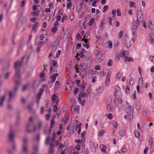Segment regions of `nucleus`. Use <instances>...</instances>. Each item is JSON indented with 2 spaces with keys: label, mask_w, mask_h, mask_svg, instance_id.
Wrapping results in <instances>:
<instances>
[{
  "label": "nucleus",
  "mask_w": 154,
  "mask_h": 154,
  "mask_svg": "<svg viewBox=\"0 0 154 154\" xmlns=\"http://www.w3.org/2000/svg\"><path fill=\"white\" fill-rule=\"evenodd\" d=\"M91 86L89 85L87 88L86 90V94L88 96L91 93Z\"/></svg>",
  "instance_id": "nucleus-19"
},
{
  "label": "nucleus",
  "mask_w": 154,
  "mask_h": 154,
  "mask_svg": "<svg viewBox=\"0 0 154 154\" xmlns=\"http://www.w3.org/2000/svg\"><path fill=\"white\" fill-rule=\"evenodd\" d=\"M108 9V6L107 5H105L102 9L103 12H105Z\"/></svg>",
  "instance_id": "nucleus-37"
},
{
  "label": "nucleus",
  "mask_w": 154,
  "mask_h": 154,
  "mask_svg": "<svg viewBox=\"0 0 154 154\" xmlns=\"http://www.w3.org/2000/svg\"><path fill=\"white\" fill-rule=\"evenodd\" d=\"M149 143L150 145H152L153 144V139L152 137H150L149 141Z\"/></svg>",
  "instance_id": "nucleus-48"
},
{
  "label": "nucleus",
  "mask_w": 154,
  "mask_h": 154,
  "mask_svg": "<svg viewBox=\"0 0 154 154\" xmlns=\"http://www.w3.org/2000/svg\"><path fill=\"white\" fill-rule=\"evenodd\" d=\"M32 150L38 152V146L37 145H34L33 146Z\"/></svg>",
  "instance_id": "nucleus-28"
},
{
  "label": "nucleus",
  "mask_w": 154,
  "mask_h": 154,
  "mask_svg": "<svg viewBox=\"0 0 154 154\" xmlns=\"http://www.w3.org/2000/svg\"><path fill=\"white\" fill-rule=\"evenodd\" d=\"M54 119H53L51 122V124L50 128H52L54 126Z\"/></svg>",
  "instance_id": "nucleus-29"
},
{
  "label": "nucleus",
  "mask_w": 154,
  "mask_h": 154,
  "mask_svg": "<svg viewBox=\"0 0 154 154\" xmlns=\"http://www.w3.org/2000/svg\"><path fill=\"white\" fill-rule=\"evenodd\" d=\"M39 25V23L38 22H36L33 25L32 29L33 30H35V29L38 28Z\"/></svg>",
  "instance_id": "nucleus-20"
},
{
  "label": "nucleus",
  "mask_w": 154,
  "mask_h": 154,
  "mask_svg": "<svg viewBox=\"0 0 154 154\" xmlns=\"http://www.w3.org/2000/svg\"><path fill=\"white\" fill-rule=\"evenodd\" d=\"M143 16L142 14L140 15H137V19H138L140 20H142V21H144L143 20Z\"/></svg>",
  "instance_id": "nucleus-30"
},
{
  "label": "nucleus",
  "mask_w": 154,
  "mask_h": 154,
  "mask_svg": "<svg viewBox=\"0 0 154 154\" xmlns=\"http://www.w3.org/2000/svg\"><path fill=\"white\" fill-rule=\"evenodd\" d=\"M100 147L102 151L103 152L106 153V146H104L103 145H101L100 146Z\"/></svg>",
  "instance_id": "nucleus-16"
},
{
  "label": "nucleus",
  "mask_w": 154,
  "mask_h": 154,
  "mask_svg": "<svg viewBox=\"0 0 154 154\" xmlns=\"http://www.w3.org/2000/svg\"><path fill=\"white\" fill-rule=\"evenodd\" d=\"M22 64L21 62L16 61L14 64V68L15 69V73L13 78V80L15 81L16 85H19L20 84V69Z\"/></svg>",
  "instance_id": "nucleus-1"
},
{
  "label": "nucleus",
  "mask_w": 154,
  "mask_h": 154,
  "mask_svg": "<svg viewBox=\"0 0 154 154\" xmlns=\"http://www.w3.org/2000/svg\"><path fill=\"white\" fill-rule=\"evenodd\" d=\"M9 98L8 100V101L9 103L11 102L12 97V93L11 92H10L9 93Z\"/></svg>",
  "instance_id": "nucleus-34"
},
{
  "label": "nucleus",
  "mask_w": 154,
  "mask_h": 154,
  "mask_svg": "<svg viewBox=\"0 0 154 154\" xmlns=\"http://www.w3.org/2000/svg\"><path fill=\"white\" fill-rule=\"evenodd\" d=\"M89 44V43H88V44H83V45L84 47L86 48L87 49H88L90 47Z\"/></svg>",
  "instance_id": "nucleus-49"
},
{
  "label": "nucleus",
  "mask_w": 154,
  "mask_h": 154,
  "mask_svg": "<svg viewBox=\"0 0 154 154\" xmlns=\"http://www.w3.org/2000/svg\"><path fill=\"white\" fill-rule=\"evenodd\" d=\"M114 102L116 106H118V99L117 98H115L114 100Z\"/></svg>",
  "instance_id": "nucleus-46"
},
{
  "label": "nucleus",
  "mask_w": 154,
  "mask_h": 154,
  "mask_svg": "<svg viewBox=\"0 0 154 154\" xmlns=\"http://www.w3.org/2000/svg\"><path fill=\"white\" fill-rule=\"evenodd\" d=\"M23 46V44L22 42H20L19 45V47H18V52L19 51L21 50Z\"/></svg>",
  "instance_id": "nucleus-36"
},
{
  "label": "nucleus",
  "mask_w": 154,
  "mask_h": 154,
  "mask_svg": "<svg viewBox=\"0 0 154 154\" xmlns=\"http://www.w3.org/2000/svg\"><path fill=\"white\" fill-rule=\"evenodd\" d=\"M22 151L25 153H27L28 152V148L26 144H23L22 148Z\"/></svg>",
  "instance_id": "nucleus-11"
},
{
  "label": "nucleus",
  "mask_w": 154,
  "mask_h": 154,
  "mask_svg": "<svg viewBox=\"0 0 154 154\" xmlns=\"http://www.w3.org/2000/svg\"><path fill=\"white\" fill-rule=\"evenodd\" d=\"M115 89L117 91L121 92V88L119 86H117L116 87Z\"/></svg>",
  "instance_id": "nucleus-56"
},
{
  "label": "nucleus",
  "mask_w": 154,
  "mask_h": 154,
  "mask_svg": "<svg viewBox=\"0 0 154 154\" xmlns=\"http://www.w3.org/2000/svg\"><path fill=\"white\" fill-rule=\"evenodd\" d=\"M140 105L139 102H137V103L136 105V108L137 110H139L140 109Z\"/></svg>",
  "instance_id": "nucleus-53"
},
{
  "label": "nucleus",
  "mask_w": 154,
  "mask_h": 154,
  "mask_svg": "<svg viewBox=\"0 0 154 154\" xmlns=\"http://www.w3.org/2000/svg\"><path fill=\"white\" fill-rule=\"evenodd\" d=\"M125 130H123L121 131L120 133L119 134L120 135H121L122 136H124L125 135Z\"/></svg>",
  "instance_id": "nucleus-43"
},
{
  "label": "nucleus",
  "mask_w": 154,
  "mask_h": 154,
  "mask_svg": "<svg viewBox=\"0 0 154 154\" xmlns=\"http://www.w3.org/2000/svg\"><path fill=\"white\" fill-rule=\"evenodd\" d=\"M50 147L49 149V153L50 154H51L54 151V150L53 149V147L54 146V145L52 143H50Z\"/></svg>",
  "instance_id": "nucleus-12"
},
{
  "label": "nucleus",
  "mask_w": 154,
  "mask_h": 154,
  "mask_svg": "<svg viewBox=\"0 0 154 154\" xmlns=\"http://www.w3.org/2000/svg\"><path fill=\"white\" fill-rule=\"evenodd\" d=\"M126 108L125 110L126 112L128 113V116L130 119L133 117V111L131 106L128 103H127L126 105Z\"/></svg>",
  "instance_id": "nucleus-2"
},
{
  "label": "nucleus",
  "mask_w": 154,
  "mask_h": 154,
  "mask_svg": "<svg viewBox=\"0 0 154 154\" xmlns=\"http://www.w3.org/2000/svg\"><path fill=\"white\" fill-rule=\"evenodd\" d=\"M126 45L127 48H129L131 46V44L130 42V41H127V42Z\"/></svg>",
  "instance_id": "nucleus-45"
},
{
  "label": "nucleus",
  "mask_w": 154,
  "mask_h": 154,
  "mask_svg": "<svg viewBox=\"0 0 154 154\" xmlns=\"http://www.w3.org/2000/svg\"><path fill=\"white\" fill-rule=\"evenodd\" d=\"M117 15L118 16H120L121 15V13L120 12V10L119 9H117Z\"/></svg>",
  "instance_id": "nucleus-61"
},
{
  "label": "nucleus",
  "mask_w": 154,
  "mask_h": 154,
  "mask_svg": "<svg viewBox=\"0 0 154 154\" xmlns=\"http://www.w3.org/2000/svg\"><path fill=\"white\" fill-rule=\"evenodd\" d=\"M107 110L109 111H110L111 110V106L110 104H108L107 105Z\"/></svg>",
  "instance_id": "nucleus-58"
},
{
  "label": "nucleus",
  "mask_w": 154,
  "mask_h": 154,
  "mask_svg": "<svg viewBox=\"0 0 154 154\" xmlns=\"http://www.w3.org/2000/svg\"><path fill=\"white\" fill-rule=\"evenodd\" d=\"M149 41L151 43H154V35H151Z\"/></svg>",
  "instance_id": "nucleus-24"
},
{
  "label": "nucleus",
  "mask_w": 154,
  "mask_h": 154,
  "mask_svg": "<svg viewBox=\"0 0 154 154\" xmlns=\"http://www.w3.org/2000/svg\"><path fill=\"white\" fill-rule=\"evenodd\" d=\"M27 108L29 112H31L32 109V106L30 105H28L27 106Z\"/></svg>",
  "instance_id": "nucleus-50"
},
{
  "label": "nucleus",
  "mask_w": 154,
  "mask_h": 154,
  "mask_svg": "<svg viewBox=\"0 0 154 154\" xmlns=\"http://www.w3.org/2000/svg\"><path fill=\"white\" fill-rule=\"evenodd\" d=\"M122 76V73L120 72H119L116 75V78L117 79H119L121 78Z\"/></svg>",
  "instance_id": "nucleus-18"
},
{
  "label": "nucleus",
  "mask_w": 154,
  "mask_h": 154,
  "mask_svg": "<svg viewBox=\"0 0 154 154\" xmlns=\"http://www.w3.org/2000/svg\"><path fill=\"white\" fill-rule=\"evenodd\" d=\"M111 72H109L107 74L106 79L105 85L106 86L109 85L110 83Z\"/></svg>",
  "instance_id": "nucleus-6"
},
{
  "label": "nucleus",
  "mask_w": 154,
  "mask_h": 154,
  "mask_svg": "<svg viewBox=\"0 0 154 154\" xmlns=\"http://www.w3.org/2000/svg\"><path fill=\"white\" fill-rule=\"evenodd\" d=\"M104 132V131L103 130H102L99 132L98 134V135L100 136H101L103 135Z\"/></svg>",
  "instance_id": "nucleus-51"
},
{
  "label": "nucleus",
  "mask_w": 154,
  "mask_h": 154,
  "mask_svg": "<svg viewBox=\"0 0 154 154\" xmlns=\"http://www.w3.org/2000/svg\"><path fill=\"white\" fill-rule=\"evenodd\" d=\"M82 46V44L81 43H79L77 45L76 48L79 49L81 48Z\"/></svg>",
  "instance_id": "nucleus-63"
},
{
  "label": "nucleus",
  "mask_w": 154,
  "mask_h": 154,
  "mask_svg": "<svg viewBox=\"0 0 154 154\" xmlns=\"http://www.w3.org/2000/svg\"><path fill=\"white\" fill-rule=\"evenodd\" d=\"M78 91H79V88L77 87L75 88V89L74 90V92H73L74 94L75 95H76L77 94V93H78Z\"/></svg>",
  "instance_id": "nucleus-44"
},
{
  "label": "nucleus",
  "mask_w": 154,
  "mask_h": 154,
  "mask_svg": "<svg viewBox=\"0 0 154 154\" xmlns=\"http://www.w3.org/2000/svg\"><path fill=\"white\" fill-rule=\"evenodd\" d=\"M11 72H8L4 76L5 79L7 80L9 77V76L11 74Z\"/></svg>",
  "instance_id": "nucleus-23"
},
{
  "label": "nucleus",
  "mask_w": 154,
  "mask_h": 154,
  "mask_svg": "<svg viewBox=\"0 0 154 154\" xmlns=\"http://www.w3.org/2000/svg\"><path fill=\"white\" fill-rule=\"evenodd\" d=\"M61 53V51L60 50H58V51L56 53V57L57 58H58L59 57L60 54Z\"/></svg>",
  "instance_id": "nucleus-60"
},
{
  "label": "nucleus",
  "mask_w": 154,
  "mask_h": 154,
  "mask_svg": "<svg viewBox=\"0 0 154 154\" xmlns=\"http://www.w3.org/2000/svg\"><path fill=\"white\" fill-rule=\"evenodd\" d=\"M86 84V82H84L82 84V86H81L80 88V91L81 92H83L85 90V88L86 87V85H85Z\"/></svg>",
  "instance_id": "nucleus-15"
},
{
  "label": "nucleus",
  "mask_w": 154,
  "mask_h": 154,
  "mask_svg": "<svg viewBox=\"0 0 154 154\" xmlns=\"http://www.w3.org/2000/svg\"><path fill=\"white\" fill-rule=\"evenodd\" d=\"M5 99V96H2L0 100V106L2 107L3 105V102Z\"/></svg>",
  "instance_id": "nucleus-17"
},
{
  "label": "nucleus",
  "mask_w": 154,
  "mask_h": 154,
  "mask_svg": "<svg viewBox=\"0 0 154 154\" xmlns=\"http://www.w3.org/2000/svg\"><path fill=\"white\" fill-rule=\"evenodd\" d=\"M105 57L104 54L100 53V52H98L96 56V60L98 62H99L102 61L104 58Z\"/></svg>",
  "instance_id": "nucleus-3"
},
{
  "label": "nucleus",
  "mask_w": 154,
  "mask_h": 154,
  "mask_svg": "<svg viewBox=\"0 0 154 154\" xmlns=\"http://www.w3.org/2000/svg\"><path fill=\"white\" fill-rule=\"evenodd\" d=\"M149 60L152 62H154V56H151L149 57Z\"/></svg>",
  "instance_id": "nucleus-64"
},
{
  "label": "nucleus",
  "mask_w": 154,
  "mask_h": 154,
  "mask_svg": "<svg viewBox=\"0 0 154 154\" xmlns=\"http://www.w3.org/2000/svg\"><path fill=\"white\" fill-rule=\"evenodd\" d=\"M97 93H100L103 91V89L101 87H100L97 89Z\"/></svg>",
  "instance_id": "nucleus-54"
},
{
  "label": "nucleus",
  "mask_w": 154,
  "mask_h": 154,
  "mask_svg": "<svg viewBox=\"0 0 154 154\" xmlns=\"http://www.w3.org/2000/svg\"><path fill=\"white\" fill-rule=\"evenodd\" d=\"M85 99L82 100V101H81L80 102V104H81L82 106L85 105Z\"/></svg>",
  "instance_id": "nucleus-59"
},
{
  "label": "nucleus",
  "mask_w": 154,
  "mask_h": 154,
  "mask_svg": "<svg viewBox=\"0 0 154 154\" xmlns=\"http://www.w3.org/2000/svg\"><path fill=\"white\" fill-rule=\"evenodd\" d=\"M79 106H76V109H73L74 111H73L72 110H71V112H74L75 111V110L76 112H78L79 110Z\"/></svg>",
  "instance_id": "nucleus-33"
},
{
  "label": "nucleus",
  "mask_w": 154,
  "mask_h": 154,
  "mask_svg": "<svg viewBox=\"0 0 154 154\" xmlns=\"http://www.w3.org/2000/svg\"><path fill=\"white\" fill-rule=\"evenodd\" d=\"M94 18H91L90 20V21L88 23L89 25L90 26L92 25L94 22Z\"/></svg>",
  "instance_id": "nucleus-38"
},
{
  "label": "nucleus",
  "mask_w": 154,
  "mask_h": 154,
  "mask_svg": "<svg viewBox=\"0 0 154 154\" xmlns=\"http://www.w3.org/2000/svg\"><path fill=\"white\" fill-rule=\"evenodd\" d=\"M14 132L12 130H10L9 134L8 135V140L9 141L13 142H14Z\"/></svg>",
  "instance_id": "nucleus-4"
},
{
  "label": "nucleus",
  "mask_w": 154,
  "mask_h": 154,
  "mask_svg": "<svg viewBox=\"0 0 154 154\" xmlns=\"http://www.w3.org/2000/svg\"><path fill=\"white\" fill-rule=\"evenodd\" d=\"M137 27L134 25L133 28L132 29V33L134 36H136L137 35Z\"/></svg>",
  "instance_id": "nucleus-10"
},
{
  "label": "nucleus",
  "mask_w": 154,
  "mask_h": 154,
  "mask_svg": "<svg viewBox=\"0 0 154 154\" xmlns=\"http://www.w3.org/2000/svg\"><path fill=\"white\" fill-rule=\"evenodd\" d=\"M104 25V23L102 21H100V27L101 29H103V25Z\"/></svg>",
  "instance_id": "nucleus-62"
},
{
  "label": "nucleus",
  "mask_w": 154,
  "mask_h": 154,
  "mask_svg": "<svg viewBox=\"0 0 154 154\" xmlns=\"http://www.w3.org/2000/svg\"><path fill=\"white\" fill-rule=\"evenodd\" d=\"M143 22V21H142V20H140L138 19H137V20L134 21L133 24L134 26L138 27L140 25L141 23Z\"/></svg>",
  "instance_id": "nucleus-8"
},
{
  "label": "nucleus",
  "mask_w": 154,
  "mask_h": 154,
  "mask_svg": "<svg viewBox=\"0 0 154 154\" xmlns=\"http://www.w3.org/2000/svg\"><path fill=\"white\" fill-rule=\"evenodd\" d=\"M69 119L67 118V115H65V117H64V119L63 120V122L65 124L67 123L68 120Z\"/></svg>",
  "instance_id": "nucleus-31"
},
{
  "label": "nucleus",
  "mask_w": 154,
  "mask_h": 154,
  "mask_svg": "<svg viewBox=\"0 0 154 154\" xmlns=\"http://www.w3.org/2000/svg\"><path fill=\"white\" fill-rule=\"evenodd\" d=\"M130 91V87L129 86H127L126 87L125 90V92L127 94H128Z\"/></svg>",
  "instance_id": "nucleus-27"
},
{
  "label": "nucleus",
  "mask_w": 154,
  "mask_h": 154,
  "mask_svg": "<svg viewBox=\"0 0 154 154\" xmlns=\"http://www.w3.org/2000/svg\"><path fill=\"white\" fill-rule=\"evenodd\" d=\"M45 38V35H44L43 34H42L39 37V39L42 41Z\"/></svg>",
  "instance_id": "nucleus-52"
},
{
  "label": "nucleus",
  "mask_w": 154,
  "mask_h": 154,
  "mask_svg": "<svg viewBox=\"0 0 154 154\" xmlns=\"http://www.w3.org/2000/svg\"><path fill=\"white\" fill-rule=\"evenodd\" d=\"M12 147L14 151H15L16 150V145L14 142L12 145Z\"/></svg>",
  "instance_id": "nucleus-39"
},
{
  "label": "nucleus",
  "mask_w": 154,
  "mask_h": 154,
  "mask_svg": "<svg viewBox=\"0 0 154 154\" xmlns=\"http://www.w3.org/2000/svg\"><path fill=\"white\" fill-rule=\"evenodd\" d=\"M149 28L152 30H154V25L152 22L150 23L149 25Z\"/></svg>",
  "instance_id": "nucleus-21"
},
{
  "label": "nucleus",
  "mask_w": 154,
  "mask_h": 154,
  "mask_svg": "<svg viewBox=\"0 0 154 154\" xmlns=\"http://www.w3.org/2000/svg\"><path fill=\"white\" fill-rule=\"evenodd\" d=\"M108 19L109 20V25L110 26H112V17H108Z\"/></svg>",
  "instance_id": "nucleus-41"
},
{
  "label": "nucleus",
  "mask_w": 154,
  "mask_h": 154,
  "mask_svg": "<svg viewBox=\"0 0 154 154\" xmlns=\"http://www.w3.org/2000/svg\"><path fill=\"white\" fill-rule=\"evenodd\" d=\"M80 94V97H83V98H84L86 96V95L87 94H86L85 92H83L82 93L81 92Z\"/></svg>",
  "instance_id": "nucleus-57"
},
{
  "label": "nucleus",
  "mask_w": 154,
  "mask_h": 154,
  "mask_svg": "<svg viewBox=\"0 0 154 154\" xmlns=\"http://www.w3.org/2000/svg\"><path fill=\"white\" fill-rule=\"evenodd\" d=\"M57 30V28L54 26V27L52 28L51 29V31L52 32H55Z\"/></svg>",
  "instance_id": "nucleus-55"
},
{
  "label": "nucleus",
  "mask_w": 154,
  "mask_h": 154,
  "mask_svg": "<svg viewBox=\"0 0 154 154\" xmlns=\"http://www.w3.org/2000/svg\"><path fill=\"white\" fill-rule=\"evenodd\" d=\"M125 63H126V61L128 62L133 61V59L130 57H128L126 56L125 57Z\"/></svg>",
  "instance_id": "nucleus-13"
},
{
  "label": "nucleus",
  "mask_w": 154,
  "mask_h": 154,
  "mask_svg": "<svg viewBox=\"0 0 154 154\" xmlns=\"http://www.w3.org/2000/svg\"><path fill=\"white\" fill-rule=\"evenodd\" d=\"M72 4L70 2H68L67 5L66 6V8L67 9H69V8H71L72 6Z\"/></svg>",
  "instance_id": "nucleus-40"
},
{
  "label": "nucleus",
  "mask_w": 154,
  "mask_h": 154,
  "mask_svg": "<svg viewBox=\"0 0 154 154\" xmlns=\"http://www.w3.org/2000/svg\"><path fill=\"white\" fill-rule=\"evenodd\" d=\"M90 144L91 151L93 152H94L95 151V148H96L98 147L97 144L91 142Z\"/></svg>",
  "instance_id": "nucleus-7"
},
{
  "label": "nucleus",
  "mask_w": 154,
  "mask_h": 154,
  "mask_svg": "<svg viewBox=\"0 0 154 154\" xmlns=\"http://www.w3.org/2000/svg\"><path fill=\"white\" fill-rule=\"evenodd\" d=\"M52 100L53 101H55L56 104L58 103L59 100L58 99V97L56 96V94H54L52 97Z\"/></svg>",
  "instance_id": "nucleus-9"
},
{
  "label": "nucleus",
  "mask_w": 154,
  "mask_h": 154,
  "mask_svg": "<svg viewBox=\"0 0 154 154\" xmlns=\"http://www.w3.org/2000/svg\"><path fill=\"white\" fill-rule=\"evenodd\" d=\"M33 125V123L32 117L30 118L29 119V122L26 126V129L28 132H30L31 131L29 130V128L32 127Z\"/></svg>",
  "instance_id": "nucleus-5"
},
{
  "label": "nucleus",
  "mask_w": 154,
  "mask_h": 154,
  "mask_svg": "<svg viewBox=\"0 0 154 154\" xmlns=\"http://www.w3.org/2000/svg\"><path fill=\"white\" fill-rule=\"evenodd\" d=\"M136 131H137V132L136 133V131H134V133H135V136L136 137H137V138H139V137H140V132L137 130Z\"/></svg>",
  "instance_id": "nucleus-25"
},
{
  "label": "nucleus",
  "mask_w": 154,
  "mask_h": 154,
  "mask_svg": "<svg viewBox=\"0 0 154 154\" xmlns=\"http://www.w3.org/2000/svg\"><path fill=\"white\" fill-rule=\"evenodd\" d=\"M130 84L132 85H133L134 83V80L131 76H130L129 78Z\"/></svg>",
  "instance_id": "nucleus-22"
},
{
  "label": "nucleus",
  "mask_w": 154,
  "mask_h": 154,
  "mask_svg": "<svg viewBox=\"0 0 154 154\" xmlns=\"http://www.w3.org/2000/svg\"><path fill=\"white\" fill-rule=\"evenodd\" d=\"M123 34V32L122 31H121L119 35V39H120L122 37Z\"/></svg>",
  "instance_id": "nucleus-42"
},
{
  "label": "nucleus",
  "mask_w": 154,
  "mask_h": 154,
  "mask_svg": "<svg viewBox=\"0 0 154 154\" xmlns=\"http://www.w3.org/2000/svg\"><path fill=\"white\" fill-rule=\"evenodd\" d=\"M58 75V73H55L51 77V78L55 79L56 77H57Z\"/></svg>",
  "instance_id": "nucleus-47"
},
{
  "label": "nucleus",
  "mask_w": 154,
  "mask_h": 154,
  "mask_svg": "<svg viewBox=\"0 0 154 154\" xmlns=\"http://www.w3.org/2000/svg\"><path fill=\"white\" fill-rule=\"evenodd\" d=\"M106 47H109L110 48H112V42L111 41H109L108 42L106 43Z\"/></svg>",
  "instance_id": "nucleus-14"
},
{
  "label": "nucleus",
  "mask_w": 154,
  "mask_h": 154,
  "mask_svg": "<svg viewBox=\"0 0 154 154\" xmlns=\"http://www.w3.org/2000/svg\"><path fill=\"white\" fill-rule=\"evenodd\" d=\"M135 5V3L132 2L130 1L129 3V5L130 8H132L133 6H134Z\"/></svg>",
  "instance_id": "nucleus-35"
},
{
  "label": "nucleus",
  "mask_w": 154,
  "mask_h": 154,
  "mask_svg": "<svg viewBox=\"0 0 154 154\" xmlns=\"http://www.w3.org/2000/svg\"><path fill=\"white\" fill-rule=\"evenodd\" d=\"M52 64L55 67H57L58 66V64H57V63L55 60H53L52 61Z\"/></svg>",
  "instance_id": "nucleus-32"
},
{
  "label": "nucleus",
  "mask_w": 154,
  "mask_h": 154,
  "mask_svg": "<svg viewBox=\"0 0 154 154\" xmlns=\"http://www.w3.org/2000/svg\"><path fill=\"white\" fill-rule=\"evenodd\" d=\"M112 60L111 59L109 60L107 63L108 66H112Z\"/></svg>",
  "instance_id": "nucleus-26"
}]
</instances>
